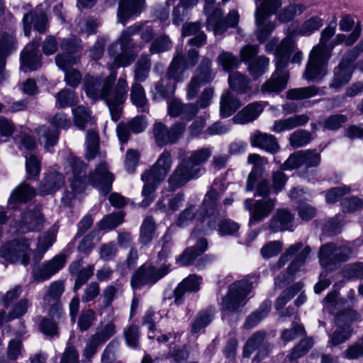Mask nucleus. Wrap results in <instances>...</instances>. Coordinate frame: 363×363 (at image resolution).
<instances>
[{
  "label": "nucleus",
  "mask_w": 363,
  "mask_h": 363,
  "mask_svg": "<svg viewBox=\"0 0 363 363\" xmlns=\"http://www.w3.org/2000/svg\"><path fill=\"white\" fill-rule=\"evenodd\" d=\"M116 76L117 72L112 70L106 77L86 74L84 78V89L86 95L94 100H104L114 121L121 118L122 106L128 96V83L124 77H120L113 86Z\"/></svg>",
  "instance_id": "f257e3e1"
},
{
  "label": "nucleus",
  "mask_w": 363,
  "mask_h": 363,
  "mask_svg": "<svg viewBox=\"0 0 363 363\" xmlns=\"http://www.w3.org/2000/svg\"><path fill=\"white\" fill-rule=\"evenodd\" d=\"M335 26L330 25L322 30L319 43L313 48L309 54L303 74L307 80H320L326 74L328 60L333 50L330 40L335 35Z\"/></svg>",
  "instance_id": "f03ea898"
},
{
  "label": "nucleus",
  "mask_w": 363,
  "mask_h": 363,
  "mask_svg": "<svg viewBox=\"0 0 363 363\" xmlns=\"http://www.w3.org/2000/svg\"><path fill=\"white\" fill-rule=\"evenodd\" d=\"M172 164L171 153L164 150L157 162L142 174L141 179L145 184L142 191L144 199L140 203L141 207L146 208L152 203L155 199L154 192L158 184L165 179Z\"/></svg>",
  "instance_id": "7ed1b4c3"
},
{
  "label": "nucleus",
  "mask_w": 363,
  "mask_h": 363,
  "mask_svg": "<svg viewBox=\"0 0 363 363\" xmlns=\"http://www.w3.org/2000/svg\"><path fill=\"white\" fill-rule=\"evenodd\" d=\"M311 252L309 246H303L301 242L290 245L281 255L277 262L279 269L283 267L292 257L294 259L287 267L286 272L279 274L274 281L275 286L282 288L286 285L294 277V275L303 266Z\"/></svg>",
  "instance_id": "20e7f679"
},
{
  "label": "nucleus",
  "mask_w": 363,
  "mask_h": 363,
  "mask_svg": "<svg viewBox=\"0 0 363 363\" xmlns=\"http://www.w3.org/2000/svg\"><path fill=\"white\" fill-rule=\"evenodd\" d=\"M170 271V264L157 267L152 264H144L133 273L130 278L131 287L135 290L140 289L145 285L153 286L168 274Z\"/></svg>",
  "instance_id": "39448f33"
},
{
  "label": "nucleus",
  "mask_w": 363,
  "mask_h": 363,
  "mask_svg": "<svg viewBox=\"0 0 363 363\" xmlns=\"http://www.w3.org/2000/svg\"><path fill=\"white\" fill-rule=\"evenodd\" d=\"M30 240L24 237L14 238L0 246V257L5 261L27 266L30 262Z\"/></svg>",
  "instance_id": "423d86ee"
},
{
  "label": "nucleus",
  "mask_w": 363,
  "mask_h": 363,
  "mask_svg": "<svg viewBox=\"0 0 363 363\" xmlns=\"http://www.w3.org/2000/svg\"><path fill=\"white\" fill-rule=\"evenodd\" d=\"M82 41L76 37L63 38L60 44L62 53L58 54L55 57L57 67L65 70L73 67L80 62L81 56L76 55L82 50Z\"/></svg>",
  "instance_id": "0eeeda50"
},
{
  "label": "nucleus",
  "mask_w": 363,
  "mask_h": 363,
  "mask_svg": "<svg viewBox=\"0 0 363 363\" xmlns=\"http://www.w3.org/2000/svg\"><path fill=\"white\" fill-rule=\"evenodd\" d=\"M252 288V283L245 279L231 284L228 287L227 295L222 300V309L231 312L237 311L244 304L243 301Z\"/></svg>",
  "instance_id": "6e6552de"
},
{
  "label": "nucleus",
  "mask_w": 363,
  "mask_h": 363,
  "mask_svg": "<svg viewBox=\"0 0 363 363\" xmlns=\"http://www.w3.org/2000/svg\"><path fill=\"white\" fill-rule=\"evenodd\" d=\"M185 130L186 124L184 122H176L169 128L162 122H156L152 128V135L156 145L162 147L176 143Z\"/></svg>",
  "instance_id": "1a4fd4ad"
},
{
  "label": "nucleus",
  "mask_w": 363,
  "mask_h": 363,
  "mask_svg": "<svg viewBox=\"0 0 363 363\" xmlns=\"http://www.w3.org/2000/svg\"><path fill=\"white\" fill-rule=\"evenodd\" d=\"M219 194L213 186L206 194L200 206L199 212L204 220H207V225L211 230L217 226L218 220L221 217L219 210Z\"/></svg>",
  "instance_id": "9d476101"
},
{
  "label": "nucleus",
  "mask_w": 363,
  "mask_h": 363,
  "mask_svg": "<svg viewBox=\"0 0 363 363\" xmlns=\"http://www.w3.org/2000/svg\"><path fill=\"white\" fill-rule=\"evenodd\" d=\"M45 221L40 207L30 206L22 212L17 229L21 233L39 232L43 228Z\"/></svg>",
  "instance_id": "9b49d317"
},
{
  "label": "nucleus",
  "mask_w": 363,
  "mask_h": 363,
  "mask_svg": "<svg viewBox=\"0 0 363 363\" xmlns=\"http://www.w3.org/2000/svg\"><path fill=\"white\" fill-rule=\"evenodd\" d=\"M201 168H194L187 164L186 161L181 160L180 163L174 169L168 178V188L171 191L184 186L191 179L199 177Z\"/></svg>",
  "instance_id": "f8f14e48"
},
{
  "label": "nucleus",
  "mask_w": 363,
  "mask_h": 363,
  "mask_svg": "<svg viewBox=\"0 0 363 363\" xmlns=\"http://www.w3.org/2000/svg\"><path fill=\"white\" fill-rule=\"evenodd\" d=\"M276 200L267 198L259 200L247 199L244 201L245 208L250 213L249 224L259 222L267 218L275 206Z\"/></svg>",
  "instance_id": "ddd939ff"
},
{
  "label": "nucleus",
  "mask_w": 363,
  "mask_h": 363,
  "mask_svg": "<svg viewBox=\"0 0 363 363\" xmlns=\"http://www.w3.org/2000/svg\"><path fill=\"white\" fill-rule=\"evenodd\" d=\"M320 162V155L315 150H299L291 155L281 164V170L296 169L302 165L306 168L315 167Z\"/></svg>",
  "instance_id": "4468645a"
},
{
  "label": "nucleus",
  "mask_w": 363,
  "mask_h": 363,
  "mask_svg": "<svg viewBox=\"0 0 363 363\" xmlns=\"http://www.w3.org/2000/svg\"><path fill=\"white\" fill-rule=\"evenodd\" d=\"M114 180L113 174L109 172L108 166L106 162H100L89 174V184L97 187L103 196H106L112 189Z\"/></svg>",
  "instance_id": "2eb2a0df"
},
{
  "label": "nucleus",
  "mask_w": 363,
  "mask_h": 363,
  "mask_svg": "<svg viewBox=\"0 0 363 363\" xmlns=\"http://www.w3.org/2000/svg\"><path fill=\"white\" fill-rule=\"evenodd\" d=\"M66 262V256L58 255L42 265L34 267L32 272L33 279L38 282L50 279L62 269Z\"/></svg>",
  "instance_id": "dca6fc26"
},
{
  "label": "nucleus",
  "mask_w": 363,
  "mask_h": 363,
  "mask_svg": "<svg viewBox=\"0 0 363 363\" xmlns=\"http://www.w3.org/2000/svg\"><path fill=\"white\" fill-rule=\"evenodd\" d=\"M39 39H33L28 44L21 55V67L24 71L36 70L41 67V54L38 51Z\"/></svg>",
  "instance_id": "f3484780"
},
{
  "label": "nucleus",
  "mask_w": 363,
  "mask_h": 363,
  "mask_svg": "<svg viewBox=\"0 0 363 363\" xmlns=\"http://www.w3.org/2000/svg\"><path fill=\"white\" fill-rule=\"evenodd\" d=\"M23 32L25 35L29 36L31 32V26L40 33L47 31L48 18L47 14L41 10H33L23 16Z\"/></svg>",
  "instance_id": "a211bd4d"
},
{
  "label": "nucleus",
  "mask_w": 363,
  "mask_h": 363,
  "mask_svg": "<svg viewBox=\"0 0 363 363\" xmlns=\"http://www.w3.org/2000/svg\"><path fill=\"white\" fill-rule=\"evenodd\" d=\"M140 25H132L123 30L117 39L109 48L108 52L110 55L116 54L118 45H120L122 51H134L138 48L137 44L134 42L132 36L139 33Z\"/></svg>",
  "instance_id": "6ab92c4d"
},
{
  "label": "nucleus",
  "mask_w": 363,
  "mask_h": 363,
  "mask_svg": "<svg viewBox=\"0 0 363 363\" xmlns=\"http://www.w3.org/2000/svg\"><path fill=\"white\" fill-rule=\"evenodd\" d=\"M168 114L171 117H182L186 121H191L198 113V108L194 104H183L177 99H173L168 103Z\"/></svg>",
  "instance_id": "aec40b11"
},
{
  "label": "nucleus",
  "mask_w": 363,
  "mask_h": 363,
  "mask_svg": "<svg viewBox=\"0 0 363 363\" xmlns=\"http://www.w3.org/2000/svg\"><path fill=\"white\" fill-rule=\"evenodd\" d=\"M72 167L73 173L72 188L77 193L82 192L89 184V175H86L87 165L80 159L73 158Z\"/></svg>",
  "instance_id": "412c9836"
},
{
  "label": "nucleus",
  "mask_w": 363,
  "mask_h": 363,
  "mask_svg": "<svg viewBox=\"0 0 363 363\" xmlns=\"http://www.w3.org/2000/svg\"><path fill=\"white\" fill-rule=\"evenodd\" d=\"M201 281V277L196 274H190L184 279L173 291L174 303L181 304L186 292H197L200 289Z\"/></svg>",
  "instance_id": "4be33fe9"
},
{
  "label": "nucleus",
  "mask_w": 363,
  "mask_h": 363,
  "mask_svg": "<svg viewBox=\"0 0 363 363\" xmlns=\"http://www.w3.org/2000/svg\"><path fill=\"white\" fill-rule=\"evenodd\" d=\"M264 103L262 101L252 102L245 106L233 118L235 123L246 124L256 120L264 110Z\"/></svg>",
  "instance_id": "5701e85b"
},
{
  "label": "nucleus",
  "mask_w": 363,
  "mask_h": 363,
  "mask_svg": "<svg viewBox=\"0 0 363 363\" xmlns=\"http://www.w3.org/2000/svg\"><path fill=\"white\" fill-rule=\"evenodd\" d=\"M145 4V0H121L118 9V21L125 25L133 15L141 13Z\"/></svg>",
  "instance_id": "b1692460"
},
{
  "label": "nucleus",
  "mask_w": 363,
  "mask_h": 363,
  "mask_svg": "<svg viewBox=\"0 0 363 363\" xmlns=\"http://www.w3.org/2000/svg\"><path fill=\"white\" fill-rule=\"evenodd\" d=\"M94 269L93 264L82 268V260L74 261L69 265L70 274L76 277L73 289L74 292L77 291L92 277Z\"/></svg>",
  "instance_id": "393cba45"
},
{
  "label": "nucleus",
  "mask_w": 363,
  "mask_h": 363,
  "mask_svg": "<svg viewBox=\"0 0 363 363\" xmlns=\"http://www.w3.org/2000/svg\"><path fill=\"white\" fill-rule=\"evenodd\" d=\"M65 184L64 176L59 172L52 171L46 174L39 186V193L42 196L52 194L59 190Z\"/></svg>",
  "instance_id": "a878e982"
},
{
  "label": "nucleus",
  "mask_w": 363,
  "mask_h": 363,
  "mask_svg": "<svg viewBox=\"0 0 363 363\" xmlns=\"http://www.w3.org/2000/svg\"><path fill=\"white\" fill-rule=\"evenodd\" d=\"M294 216L286 209H278L269 221V228L274 232L291 230L293 227Z\"/></svg>",
  "instance_id": "bb28decb"
},
{
  "label": "nucleus",
  "mask_w": 363,
  "mask_h": 363,
  "mask_svg": "<svg viewBox=\"0 0 363 363\" xmlns=\"http://www.w3.org/2000/svg\"><path fill=\"white\" fill-rule=\"evenodd\" d=\"M251 145L262 148L269 152L274 154L279 150V145L277 138L267 133L257 130L250 138Z\"/></svg>",
  "instance_id": "cd10ccee"
},
{
  "label": "nucleus",
  "mask_w": 363,
  "mask_h": 363,
  "mask_svg": "<svg viewBox=\"0 0 363 363\" xmlns=\"http://www.w3.org/2000/svg\"><path fill=\"white\" fill-rule=\"evenodd\" d=\"M335 250L336 244L335 242H328L320 247L318 252L319 262L327 270H334L338 264Z\"/></svg>",
  "instance_id": "c85d7f7f"
},
{
  "label": "nucleus",
  "mask_w": 363,
  "mask_h": 363,
  "mask_svg": "<svg viewBox=\"0 0 363 363\" xmlns=\"http://www.w3.org/2000/svg\"><path fill=\"white\" fill-rule=\"evenodd\" d=\"M247 161L254 165L249 174L246 184V191H252L255 188L257 181L262 177V166L267 163V160L257 154H250L248 156Z\"/></svg>",
  "instance_id": "c756f323"
},
{
  "label": "nucleus",
  "mask_w": 363,
  "mask_h": 363,
  "mask_svg": "<svg viewBox=\"0 0 363 363\" xmlns=\"http://www.w3.org/2000/svg\"><path fill=\"white\" fill-rule=\"evenodd\" d=\"M35 195V190L29 184L23 183L13 190L9 199V206L12 209H15L18 204L27 203Z\"/></svg>",
  "instance_id": "7c9ffc66"
},
{
  "label": "nucleus",
  "mask_w": 363,
  "mask_h": 363,
  "mask_svg": "<svg viewBox=\"0 0 363 363\" xmlns=\"http://www.w3.org/2000/svg\"><path fill=\"white\" fill-rule=\"evenodd\" d=\"M208 247L206 239L201 238L198 240L196 245L193 247H187L182 254L177 259V262L182 266H189L201 255H202Z\"/></svg>",
  "instance_id": "2f4dec72"
},
{
  "label": "nucleus",
  "mask_w": 363,
  "mask_h": 363,
  "mask_svg": "<svg viewBox=\"0 0 363 363\" xmlns=\"http://www.w3.org/2000/svg\"><path fill=\"white\" fill-rule=\"evenodd\" d=\"M212 7L213 6H204V12L208 16L207 27H211L215 35H221L227 30L228 26H225L222 18L223 15L222 10L216 8L211 11Z\"/></svg>",
  "instance_id": "473e14b6"
},
{
  "label": "nucleus",
  "mask_w": 363,
  "mask_h": 363,
  "mask_svg": "<svg viewBox=\"0 0 363 363\" xmlns=\"http://www.w3.org/2000/svg\"><path fill=\"white\" fill-rule=\"evenodd\" d=\"M309 117L306 114L295 115L284 119L275 121L272 130L275 133H281L290 130L308 123Z\"/></svg>",
  "instance_id": "72a5a7b5"
},
{
  "label": "nucleus",
  "mask_w": 363,
  "mask_h": 363,
  "mask_svg": "<svg viewBox=\"0 0 363 363\" xmlns=\"http://www.w3.org/2000/svg\"><path fill=\"white\" fill-rule=\"evenodd\" d=\"M278 74L279 72H274L261 86L260 91L262 94H279L286 88L289 78L285 74Z\"/></svg>",
  "instance_id": "f704fd0d"
},
{
  "label": "nucleus",
  "mask_w": 363,
  "mask_h": 363,
  "mask_svg": "<svg viewBox=\"0 0 363 363\" xmlns=\"http://www.w3.org/2000/svg\"><path fill=\"white\" fill-rule=\"evenodd\" d=\"M230 89L239 94H248L252 91L250 79L239 72L230 73L228 77Z\"/></svg>",
  "instance_id": "c9c22d12"
},
{
  "label": "nucleus",
  "mask_w": 363,
  "mask_h": 363,
  "mask_svg": "<svg viewBox=\"0 0 363 363\" xmlns=\"http://www.w3.org/2000/svg\"><path fill=\"white\" fill-rule=\"evenodd\" d=\"M240 101L230 91H226L221 96L220 102V113L223 118L232 116L240 107Z\"/></svg>",
  "instance_id": "e433bc0d"
},
{
  "label": "nucleus",
  "mask_w": 363,
  "mask_h": 363,
  "mask_svg": "<svg viewBox=\"0 0 363 363\" xmlns=\"http://www.w3.org/2000/svg\"><path fill=\"white\" fill-rule=\"evenodd\" d=\"M281 6V0H264L257 6L255 21L258 25L264 21L268 17L275 13Z\"/></svg>",
  "instance_id": "4c0bfd02"
},
{
  "label": "nucleus",
  "mask_w": 363,
  "mask_h": 363,
  "mask_svg": "<svg viewBox=\"0 0 363 363\" xmlns=\"http://www.w3.org/2000/svg\"><path fill=\"white\" fill-rule=\"evenodd\" d=\"M186 69L182 62V52L177 50L165 74L178 83L184 79V73Z\"/></svg>",
  "instance_id": "58836bf2"
},
{
  "label": "nucleus",
  "mask_w": 363,
  "mask_h": 363,
  "mask_svg": "<svg viewBox=\"0 0 363 363\" xmlns=\"http://www.w3.org/2000/svg\"><path fill=\"white\" fill-rule=\"evenodd\" d=\"M64 291V281L58 280L51 283L43 296L42 306L45 307L61 301V296Z\"/></svg>",
  "instance_id": "ea45409f"
},
{
  "label": "nucleus",
  "mask_w": 363,
  "mask_h": 363,
  "mask_svg": "<svg viewBox=\"0 0 363 363\" xmlns=\"http://www.w3.org/2000/svg\"><path fill=\"white\" fill-rule=\"evenodd\" d=\"M211 150L210 148H202L194 151L189 157H185L186 152L184 150H179V158L187 162V164L194 168H200L199 166L205 162L211 156Z\"/></svg>",
  "instance_id": "a19ab883"
},
{
  "label": "nucleus",
  "mask_w": 363,
  "mask_h": 363,
  "mask_svg": "<svg viewBox=\"0 0 363 363\" xmlns=\"http://www.w3.org/2000/svg\"><path fill=\"white\" fill-rule=\"evenodd\" d=\"M352 74L350 66L340 63L334 70V77L330 83V87L339 89L349 82Z\"/></svg>",
  "instance_id": "79ce46f5"
},
{
  "label": "nucleus",
  "mask_w": 363,
  "mask_h": 363,
  "mask_svg": "<svg viewBox=\"0 0 363 363\" xmlns=\"http://www.w3.org/2000/svg\"><path fill=\"white\" fill-rule=\"evenodd\" d=\"M18 42L15 31L1 30L0 33V53L5 57L9 56L17 49Z\"/></svg>",
  "instance_id": "37998d69"
},
{
  "label": "nucleus",
  "mask_w": 363,
  "mask_h": 363,
  "mask_svg": "<svg viewBox=\"0 0 363 363\" xmlns=\"http://www.w3.org/2000/svg\"><path fill=\"white\" fill-rule=\"evenodd\" d=\"M151 68V59L149 55H142L135 65L134 79L136 82H141L148 77Z\"/></svg>",
  "instance_id": "c03bdc74"
},
{
  "label": "nucleus",
  "mask_w": 363,
  "mask_h": 363,
  "mask_svg": "<svg viewBox=\"0 0 363 363\" xmlns=\"http://www.w3.org/2000/svg\"><path fill=\"white\" fill-rule=\"evenodd\" d=\"M272 303L269 300L264 301L256 311L251 313L246 319L244 324L245 329H251L257 325L269 313Z\"/></svg>",
  "instance_id": "a18cd8bd"
},
{
  "label": "nucleus",
  "mask_w": 363,
  "mask_h": 363,
  "mask_svg": "<svg viewBox=\"0 0 363 363\" xmlns=\"http://www.w3.org/2000/svg\"><path fill=\"white\" fill-rule=\"evenodd\" d=\"M177 82L167 74L160 79L155 85V89L161 97L169 98L174 93Z\"/></svg>",
  "instance_id": "49530a36"
},
{
  "label": "nucleus",
  "mask_w": 363,
  "mask_h": 363,
  "mask_svg": "<svg viewBox=\"0 0 363 363\" xmlns=\"http://www.w3.org/2000/svg\"><path fill=\"white\" fill-rule=\"evenodd\" d=\"M306 9V6L303 4H291L281 9L277 17L281 22L287 23L303 13Z\"/></svg>",
  "instance_id": "de8ad7c7"
},
{
  "label": "nucleus",
  "mask_w": 363,
  "mask_h": 363,
  "mask_svg": "<svg viewBox=\"0 0 363 363\" xmlns=\"http://www.w3.org/2000/svg\"><path fill=\"white\" fill-rule=\"evenodd\" d=\"M303 287L302 282H296L284 290L277 298L274 307L277 310H281L284 306L294 298Z\"/></svg>",
  "instance_id": "09e8293b"
},
{
  "label": "nucleus",
  "mask_w": 363,
  "mask_h": 363,
  "mask_svg": "<svg viewBox=\"0 0 363 363\" xmlns=\"http://www.w3.org/2000/svg\"><path fill=\"white\" fill-rule=\"evenodd\" d=\"M269 59L265 56H259L252 60L248 65V72L253 79L256 80L268 69Z\"/></svg>",
  "instance_id": "8fccbe9b"
},
{
  "label": "nucleus",
  "mask_w": 363,
  "mask_h": 363,
  "mask_svg": "<svg viewBox=\"0 0 363 363\" xmlns=\"http://www.w3.org/2000/svg\"><path fill=\"white\" fill-rule=\"evenodd\" d=\"M35 132L47 149L57 144L59 138L57 130H51L45 125H41L36 128Z\"/></svg>",
  "instance_id": "3c124183"
},
{
  "label": "nucleus",
  "mask_w": 363,
  "mask_h": 363,
  "mask_svg": "<svg viewBox=\"0 0 363 363\" xmlns=\"http://www.w3.org/2000/svg\"><path fill=\"white\" fill-rule=\"evenodd\" d=\"M193 77L205 84L211 82L214 77L211 70V60L208 57H203Z\"/></svg>",
  "instance_id": "603ef678"
},
{
  "label": "nucleus",
  "mask_w": 363,
  "mask_h": 363,
  "mask_svg": "<svg viewBox=\"0 0 363 363\" xmlns=\"http://www.w3.org/2000/svg\"><path fill=\"white\" fill-rule=\"evenodd\" d=\"M319 89L315 86L291 89L286 91V98L290 100H303L318 95Z\"/></svg>",
  "instance_id": "864d4df0"
},
{
  "label": "nucleus",
  "mask_w": 363,
  "mask_h": 363,
  "mask_svg": "<svg viewBox=\"0 0 363 363\" xmlns=\"http://www.w3.org/2000/svg\"><path fill=\"white\" fill-rule=\"evenodd\" d=\"M55 97L56 107L58 108L74 106L79 101L75 91L66 88L60 91Z\"/></svg>",
  "instance_id": "5fc2aeb1"
},
{
  "label": "nucleus",
  "mask_w": 363,
  "mask_h": 363,
  "mask_svg": "<svg viewBox=\"0 0 363 363\" xmlns=\"http://www.w3.org/2000/svg\"><path fill=\"white\" fill-rule=\"evenodd\" d=\"M99 137L94 130H89L86 138V158L88 160L94 159L99 152Z\"/></svg>",
  "instance_id": "6e6d98bb"
},
{
  "label": "nucleus",
  "mask_w": 363,
  "mask_h": 363,
  "mask_svg": "<svg viewBox=\"0 0 363 363\" xmlns=\"http://www.w3.org/2000/svg\"><path fill=\"white\" fill-rule=\"evenodd\" d=\"M130 96L133 104L138 108H141L142 111H145L147 100L144 88L140 83L134 82L132 84Z\"/></svg>",
  "instance_id": "4d7b16f0"
},
{
  "label": "nucleus",
  "mask_w": 363,
  "mask_h": 363,
  "mask_svg": "<svg viewBox=\"0 0 363 363\" xmlns=\"http://www.w3.org/2000/svg\"><path fill=\"white\" fill-rule=\"evenodd\" d=\"M155 223L152 217H147L143 222L140 228V242L144 245L149 244L155 232Z\"/></svg>",
  "instance_id": "13d9d810"
},
{
  "label": "nucleus",
  "mask_w": 363,
  "mask_h": 363,
  "mask_svg": "<svg viewBox=\"0 0 363 363\" xmlns=\"http://www.w3.org/2000/svg\"><path fill=\"white\" fill-rule=\"evenodd\" d=\"M324 21L318 16H312L306 20L298 30L300 35H311L323 26Z\"/></svg>",
  "instance_id": "bf43d9fd"
},
{
  "label": "nucleus",
  "mask_w": 363,
  "mask_h": 363,
  "mask_svg": "<svg viewBox=\"0 0 363 363\" xmlns=\"http://www.w3.org/2000/svg\"><path fill=\"white\" fill-rule=\"evenodd\" d=\"M74 125L81 130H84L86 125L91 121L89 108L84 106H78L72 109Z\"/></svg>",
  "instance_id": "052dcab7"
},
{
  "label": "nucleus",
  "mask_w": 363,
  "mask_h": 363,
  "mask_svg": "<svg viewBox=\"0 0 363 363\" xmlns=\"http://www.w3.org/2000/svg\"><path fill=\"white\" fill-rule=\"evenodd\" d=\"M266 337L264 331H258L254 333L247 341L244 350L243 356L249 357L264 342Z\"/></svg>",
  "instance_id": "680f3d73"
},
{
  "label": "nucleus",
  "mask_w": 363,
  "mask_h": 363,
  "mask_svg": "<svg viewBox=\"0 0 363 363\" xmlns=\"http://www.w3.org/2000/svg\"><path fill=\"white\" fill-rule=\"evenodd\" d=\"M312 139V135L309 131L299 129L290 135L289 143L294 148H298L308 144Z\"/></svg>",
  "instance_id": "e2e57ef3"
},
{
  "label": "nucleus",
  "mask_w": 363,
  "mask_h": 363,
  "mask_svg": "<svg viewBox=\"0 0 363 363\" xmlns=\"http://www.w3.org/2000/svg\"><path fill=\"white\" fill-rule=\"evenodd\" d=\"M314 341L312 337H306L292 349V351L289 356L291 361L297 359L298 358L306 354L309 350L313 347Z\"/></svg>",
  "instance_id": "0e129e2a"
},
{
  "label": "nucleus",
  "mask_w": 363,
  "mask_h": 363,
  "mask_svg": "<svg viewBox=\"0 0 363 363\" xmlns=\"http://www.w3.org/2000/svg\"><path fill=\"white\" fill-rule=\"evenodd\" d=\"M123 221V214L121 212L107 215L97 223L98 228L108 230L115 228Z\"/></svg>",
  "instance_id": "69168bd1"
},
{
  "label": "nucleus",
  "mask_w": 363,
  "mask_h": 363,
  "mask_svg": "<svg viewBox=\"0 0 363 363\" xmlns=\"http://www.w3.org/2000/svg\"><path fill=\"white\" fill-rule=\"evenodd\" d=\"M212 316L208 311L199 312L191 323V333H198L201 329L206 328L211 322Z\"/></svg>",
  "instance_id": "338daca9"
},
{
  "label": "nucleus",
  "mask_w": 363,
  "mask_h": 363,
  "mask_svg": "<svg viewBox=\"0 0 363 363\" xmlns=\"http://www.w3.org/2000/svg\"><path fill=\"white\" fill-rule=\"evenodd\" d=\"M172 47L171 40L167 35H160L155 39L150 47L151 54H158L169 50Z\"/></svg>",
  "instance_id": "774afa93"
}]
</instances>
